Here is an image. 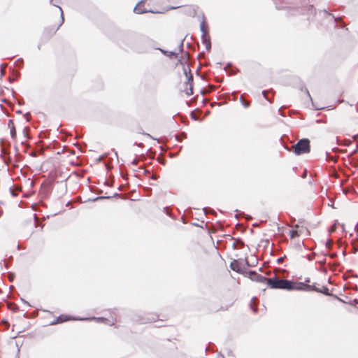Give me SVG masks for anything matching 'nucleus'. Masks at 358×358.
I'll list each match as a JSON object with an SVG mask.
<instances>
[{
    "label": "nucleus",
    "instance_id": "obj_42",
    "mask_svg": "<svg viewBox=\"0 0 358 358\" xmlns=\"http://www.w3.org/2000/svg\"><path fill=\"white\" fill-rule=\"evenodd\" d=\"M41 45L38 44V46H37L38 50H41Z\"/></svg>",
    "mask_w": 358,
    "mask_h": 358
},
{
    "label": "nucleus",
    "instance_id": "obj_33",
    "mask_svg": "<svg viewBox=\"0 0 358 358\" xmlns=\"http://www.w3.org/2000/svg\"><path fill=\"white\" fill-rule=\"evenodd\" d=\"M175 138L176 141H179V134H176L175 135Z\"/></svg>",
    "mask_w": 358,
    "mask_h": 358
},
{
    "label": "nucleus",
    "instance_id": "obj_15",
    "mask_svg": "<svg viewBox=\"0 0 358 358\" xmlns=\"http://www.w3.org/2000/svg\"><path fill=\"white\" fill-rule=\"evenodd\" d=\"M163 212L166 215H168L169 217H170L171 219H173V220H176V213L173 211V208L170 206H166L163 209Z\"/></svg>",
    "mask_w": 358,
    "mask_h": 358
},
{
    "label": "nucleus",
    "instance_id": "obj_25",
    "mask_svg": "<svg viewBox=\"0 0 358 358\" xmlns=\"http://www.w3.org/2000/svg\"><path fill=\"white\" fill-rule=\"evenodd\" d=\"M13 124V122L12 120H9L8 122V126L10 128Z\"/></svg>",
    "mask_w": 358,
    "mask_h": 358
},
{
    "label": "nucleus",
    "instance_id": "obj_35",
    "mask_svg": "<svg viewBox=\"0 0 358 358\" xmlns=\"http://www.w3.org/2000/svg\"><path fill=\"white\" fill-rule=\"evenodd\" d=\"M157 317V316H156V315L153 316L152 319H150V322H151L152 321H155V317Z\"/></svg>",
    "mask_w": 358,
    "mask_h": 358
},
{
    "label": "nucleus",
    "instance_id": "obj_46",
    "mask_svg": "<svg viewBox=\"0 0 358 358\" xmlns=\"http://www.w3.org/2000/svg\"><path fill=\"white\" fill-rule=\"evenodd\" d=\"M179 115V113H177L176 114V115H174V116L173 117V118H175V117H176V116H177V115Z\"/></svg>",
    "mask_w": 358,
    "mask_h": 358
},
{
    "label": "nucleus",
    "instance_id": "obj_14",
    "mask_svg": "<svg viewBox=\"0 0 358 358\" xmlns=\"http://www.w3.org/2000/svg\"><path fill=\"white\" fill-rule=\"evenodd\" d=\"M230 268L239 273H243V269L241 266V264L237 260H234L230 264Z\"/></svg>",
    "mask_w": 358,
    "mask_h": 358
},
{
    "label": "nucleus",
    "instance_id": "obj_39",
    "mask_svg": "<svg viewBox=\"0 0 358 358\" xmlns=\"http://www.w3.org/2000/svg\"><path fill=\"white\" fill-rule=\"evenodd\" d=\"M64 189L65 192L67 190V185H66V184L64 185Z\"/></svg>",
    "mask_w": 358,
    "mask_h": 358
},
{
    "label": "nucleus",
    "instance_id": "obj_12",
    "mask_svg": "<svg viewBox=\"0 0 358 358\" xmlns=\"http://www.w3.org/2000/svg\"><path fill=\"white\" fill-rule=\"evenodd\" d=\"M249 278L252 281H255V282H260V283H265L268 285V280L269 278L262 276L255 271H250L249 273Z\"/></svg>",
    "mask_w": 358,
    "mask_h": 358
},
{
    "label": "nucleus",
    "instance_id": "obj_6",
    "mask_svg": "<svg viewBox=\"0 0 358 358\" xmlns=\"http://www.w3.org/2000/svg\"><path fill=\"white\" fill-rule=\"evenodd\" d=\"M78 321H92L94 320L97 323H104L109 326H113L114 322H111L110 320H108L106 317H78L77 318Z\"/></svg>",
    "mask_w": 358,
    "mask_h": 358
},
{
    "label": "nucleus",
    "instance_id": "obj_29",
    "mask_svg": "<svg viewBox=\"0 0 358 358\" xmlns=\"http://www.w3.org/2000/svg\"><path fill=\"white\" fill-rule=\"evenodd\" d=\"M20 300L24 303V304H27V306H30L29 303L24 299L21 298Z\"/></svg>",
    "mask_w": 358,
    "mask_h": 358
},
{
    "label": "nucleus",
    "instance_id": "obj_21",
    "mask_svg": "<svg viewBox=\"0 0 358 358\" xmlns=\"http://www.w3.org/2000/svg\"><path fill=\"white\" fill-rule=\"evenodd\" d=\"M10 136H11L12 138L15 139L16 138L17 134H16V130H15L14 125H13L10 127Z\"/></svg>",
    "mask_w": 358,
    "mask_h": 358
},
{
    "label": "nucleus",
    "instance_id": "obj_1",
    "mask_svg": "<svg viewBox=\"0 0 358 358\" xmlns=\"http://www.w3.org/2000/svg\"><path fill=\"white\" fill-rule=\"evenodd\" d=\"M188 54L187 52L180 50V67L182 70V75L180 73V82L184 84L183 91L187 95L193 94V76L189 66Z\"/></svg>",
    "mask_w": 358,
    "mask_h": 358
},
{
    "label": "nucleus",
    "instance_id": "obj_44",
    "mask_svg": "<svg viewBox=\"0 0 358 358\" xmlns=\"http://www.w3.org/2000/svg\"><path fill=\"white\" fill-rule=\"evenodd\" d=\"M0 157H1V159H3V153H1V154L0 155Z\"/></svg>",
    "mask_w": 358,
    "mask_h": 358
},
{
    "label": "nucleus",
    "instance_id": "obj_7",
    "mask_svg": "<svg viewBox=\"0 0 358 358\" xmlns=\"http://www.w3.org/2000/svg\"><path fill=\"white\" fill-rule=\"evenodd\" d=\"M140 41L137 42V48H134V50L137 52H144L147 51L146 46L150 43L149 38L139 35Z\"/></svg>",
    "mask_w": 358,
    "mask_h": 358
},
{
    "label": "nucleus",
    "instance_id": "obj_31",
    "mask_svg": "<svg viewBox=\"0 0 358 358\" xmlns=\"http://www.w3.org/2000/svg\"><path fill=\"white\" fill-rule=\"evenodd\" d=\"M182 138H186V134L183 132H180V140Z\"/></svg>",
    "mask_w": 358,
    "mask_h": 358
},
{
    "label": "nucleus",
    "instance_id": "obj_23",
    "mask_svg": "<svg viewBox=\"0 0 358 358\" xmlns=\"http://www.w3.org/2000/svg\"><path fill=\"white\" fill-rule=\"evenodd\" d=\"M29 127H25L23 129V135H24V137L25 138H29V136L28 134V131H29Z\"/></svg>",
    "mask_w": 358,
    "mask_h": 358
},
{
    "label": "nucleus",
    "instance_id": "obj_17",
    "mask_svg": "<svg viewBox=\"0 0 358 358\" xmlns=\"http://www.w3.org/2000/svg\"><path fill=\"white\" fill-rule=\"evenodd\" d=\"M136 133L138 134H143L144 136H146L152 139H155V138H153L150 134H148V133H145L144 132V131L143 130V129L141 127H138L136 129Z\"/></svg>",
    "mask_w": 358,
    "mask_h": 358
},
{
    "label": "nucleus",
    "instance_id": "obj_20",
    "mask_svg": "<svg viewBox=\"0 0 358 358\" xmlns=\"http://www.w3.org/2000/svg\"><path fill=\"white\" fill-rule=\"evenodd\" d=\"M117 195H118L117 193L114 194V196H117ZM113 197V196H99L96 197V199L99 201V200H103V199H109Z\"/></svg>",
    "mask_w": 358,
    "mask_h": 358
},
{
    "label": "nucleus",
    "instance_id": "obj_37",
    "mask_svg": "<svg viewBox=\"0 0 358 358\" xmlns=\"http://www.w3.org/2000/svg\"><path fill=\"white\" fill-rule=\"evenodd\" d=\"M90 201H91L92 202H95V201H97L98 200L96 199V197H95V198H93L92 199H90Z\"/></svg>",
    "mask_w": 358,
    "mask_h": 358
},
{
    "label": "nucleus",
    "instance_id": "obj_30",
    "mask_svg": "<svg viewBox=\"0 0 358 358\" xmlns=\"http://www.w3.org/2000/svg\"><path fill=\"white\" fill-rule=\"evenodd\" d=\"M179 6H171V7H169L166 10H171V9H177L178 8Z\"/></svg>",
    "mask_w": 358,
    "mask_h": 358
},
{
    "label": "nucleus",
    "instance_id": "obj_36",
    "mask_svg": "<svg viewBox=\"0 0 358 358\" xmlns=\"http://www.w3.org/2000/svg\"><path fill=\"white\" fill-rule=\"evenodd\" d=\"M150 178H151L152 180H156V179H157V177H156L155 176L152 175V176L150 177Z\"/></svg>",
    "mask_w": 358,
    "mask_h": 358
},
{
    "label": "nucleus",
    "instance_id": "obj_49",
    "mask_svg": "<svg viewBox=\"0 0 358 358\" xmlns=\"http://www.w3.org/2000/svg\"><path fill=\"white\" fill-rule=\"evenodd\" d=\"M249 106V103H248L247 104L245 105V107H248Z\"/></svg>",
    "mask_w": 358,
    "mask_h": 358
},
{
    "label": "nucleus",
    "instance_id": "obj_19",
    "mask_svg": "<svg viewBox=\"0 0 358 358\" xmlns=\"http://www.w3.org/2000/svg\"><path fill=\"white\" fill-rule=\"evenodd\" d=\"M9 191H10L11 196L13 197H15L17 196L19 189L14 187H10Z\"/></svg>",
    "mask_w": 358,
    "mask_h": 358
},
{
    "label": "nucleus",
    "instance_id": "obj_9",
    "mask_svg": "<svg viewBox=\"0 0 358 358\" xmlns=\"http://www.w3.org/2000/svg\"><path fill=\"white\" fill-rule=\"evenodd\" d=\"M306 231H308L306 228L303 227H300L299 224L295 225V229H290L289 231V236L290 238L294 239L299 237L301 234H304Z\"/></svg>",
    "mask_w": 358,
    "mask_h": 358
},
{
    "label": "nucleus",
    "instance_id": "obj_45",
    "mask_svg": "<svg viewBox=\"0 0 358 358\" xmlns=\"http://www.w3.org/2000/svg\"><path fill=\"white\" fill-rule=\"evenodd\" d=\"M2 213H3V211H2V210L0 208V216L2 215Z\"/></svg>",
    "mask_w": 358,
    "mask_h": 358
},
{
    "label": "nucleus",
    "instance_id": "obj_10",
    "mask_svg": "<svg viewBox=\"0 0 358 358\" xmlns=\"http://www.w3.org/2000/svg\"><path fill=\"white\" fill-rule=\"evenodd\" d=\"M52 189V183L48 181H43L41 185V193L44 198H47L50 194Z\"/></svg>",
    "mask_w": 358,
    "mask_h": 358
},
{
    "label": "nucleus",
    "instance_id": "obj_8",
    "mask_svg": "<svg viewBox=\"0 0 358 358\" xmlns=\"http://www.w3.org/2000/svg\"><path fill=\"white\" fill-rule=\"evenodd\" d=\"M79 317H74L71 316L70 315H64L62 314L59 315L57 317H56L54 320L50 322L49 325L54 326L57 324H61L65 322L71 321V320H75L78 321L77 318Z\"/></svg>",
    "mask_w": 358,
    "mask_h": 358
},
{
    "label": "nucleus",
    "instance_id": "obj_34",
    "mask_svg": "<svg viewBox=\"0 0 358 358\" xmlns=\"http://www.w3.org/2000/svg\"><path fill=\"white\" fill-rule=\"evenodd\" d=\"M113 151L114 152V154H115V157H117V159H118L117 152L115 149H113Z\"/></svg>",
    "mask_w": 358,
    "mask_h": 358
},
{
    "label": "nucleus",
    "instance_id": "obj_48",
    "mask_svg": "<svg viewBox=\"0 0 358 358\" xmlns=\"http://www.w3.org/2000/svg\"><path fill=\"white\" fill-rule=\"evenodd\" d=\"M34 219L36 220V215H34Z\"/></svg>",
    "mask_w": 358,
    "mask_h": 358
},
{
    "label": "nucleus",
    "instance_id": "obj_16",
    "mask_svg": "<svg viewBox=\"0 0 358 358\" xmlns=\"http://www.w3.org/2000/svg\"><path fill=\"white\" fill-rule=\"evenodd\" d=\"M10 147V144L9 142L6 140L1 138L0 139V150L2 152H5L7 148Z\"/></svg>",
    "mask_w": 358,
    "mask_h": 358
},
{
    "label": "nucleus",
    "instance_id": "obj_11",
    "mask_svg": "<svg viewBox=\"0 0 358 358\" xmlns=\"http://www.w3.org/2000/svg\"><path fill=\"white\" fill-rule=\"evenodd\" d=\"M144 6V1H140L136 6L134 8V12L136 14H143L146 13H161L162 12L159 11H153L152 10H147L143 8Z\"/></svg>",
    "mask_w": 358,
    "mask_h": 358
},
{
    "label": "nucleus",
    "instance_id": "obj_38",
    "mask_svg": "<svg viewBox=\"0 0 358 358\" xmlns=\"http://www.w3.org/2000/svg\"><path fill=\"white\" fill-rule=\"evenodd\" d=\"M22 110H17V111H16V113H17V114H22Z\"/></svg>",
    "mask_w": 358,
    "mask_h": 358
},
{
    "label": "nucleus",
    "instance_id": "obj_3",
    "mask_svg": "<svg viewBox=\"0 0 358 358\" xmlns=\"http://www.w3.org/2000/svg\"><path fill=\"white\" fill-rule=\"evenodd\" d=\"M140 41L139 35L134 32H125L121 34L120 41L131 49L137 48V42Z\"/></svg>",
    "mask_w": 358,
    "mask_h": 358
},
{
    "label": "nucleus",
    "instance_id": "obj_26",
    "mask_svg": "<svg viewBox=\"0 0 358 358\" xmlns=\"http://www.w3.org/2000/svg\"><path fill=\"white\" fill-rule=\"evenodd\" d=\"M29 115V113H26L24 115V117L26 118V121L27 122H29V119L28 117V115Z\"/></svg>",
    "mask_w": 358,
    "mask_h": 358
},
{
    "label": "nucleus",
    "instance_id": "obj_43",
    "mask_svg": "<svg viewBox=\"0 0 358 358\" xmlns=\"http://www.w3.org/2000/svg\"><path fill=\"white\" fill-rule=\"evenodd\" d=\"M143 143H140L139 144H137L136 143H134V145H137L138 146H141Z\"/></svg>",
    "mask_w": 358,
    "mask_h": 358
},
{
    "label": "nucleus",
    "instance_id": "obj_27",
    "mask_svg": "<svg viewBox=\"0 0 358 358\" xmlns=\"http://www.w3.org/2000/svg\"><path fill=\"white\" fill-rule=\"evenodd\" d=\"M227 310V307H225V308H224V307H221L220 308H217V309L215 310V311H219V310Z\"/></svg>",
    "mask_w": 358,
    "mask_h": 358
},
{
    "label": "nucleus",
    "instance_id": "obj_18",
    "mask_svg": "<svg viewBox=\"0 0 358 358\" xmlns=\"http://www.w3.org/2000/svg\"><path fill=\"white\" fill-rule=\"evenodd\" d=\"M201 29L202 31V32L203 33V36H206L207 35V33H208V26L207 24H206L205 22H202L201 23Z\"/></svg>",
    "mask_w": 358,
    "mask_h": 358
},
{
    "label": "nucleus",
    "instance_id": "obj_50",
    "mask_svg": "<svg viewBox=\"0 0 358 358\" xmlns=\"http://www.w3.org/2000/svg\"><path fill=\"white\" fill-rule=\"evenodd\" d=\"M357 231H358V227H357Z\"/></svg>",
    "mask_w": 358,
    "mask_h": 358
},
{
    "label": "nucleus",
    "instance_id": "obj_47",
    "mask_svg": "<svg viewBox=\"0 0 358 358\" xmlns=\"http://www.w3.org/2000/svg\"><path fill=\"white\" fill-rule=\"evenodd\" d=\"M4 162H5L6 164H8L7 160L4 159Z\"/></svg>",
    "mask_w": 358,
    "mask_h": 358
},
{
    "label": "nucleus",
    "instance_id": "obj_28",
    "mask_svg": "<svg viewBox=\"0 0 358 358\" xmlns=\"http://www.w3.org/2000/svg\"><path fill=\"white\" fill-rule=\"evenodd\" d=\"M335 230H336V227L335 226H332L331 227V229H329V232L332 233V232L335 231Z\"/></svg>",
    "mask_w": 358,
    "mask_h": 358
},
{
    "label": "nucleus",
    "instance_id": "obj_2",
    "mask_svg": "<svg viewBox=\"0 0 358 358\" xmlns=\"http://www.w3.org/2000/svg\"><path fill=\"white\" fill-rule=\"evenodd\" d=\"M268 286L272 289L292 290H308L310 285L301 282H295L285 279L271 278L268 280Z\"/></svg>",
    "mask_w": 358,
    "mask_h": 358
},
{
    "label": "nucleus",
    "instance_id": "obj_5",
    "mask_svg": "<svg viewBox=\"0 0 358 358\" xmlns=\"http://www.w3.org/2000/svg\"><path fill=\"white\" fill-rule=\"evenodd\" d=\"M57 7L60 10V23L57 27H55V26H51L48 27H45L43 30V35H42V39H44L45 41H48L52 38V36L57 32V31L59 29V28L64 24V13L62 9V8L59 6H57Z\"/></svg>",
    "mask_w": 358,
    "mask_h": 358
},
{
    "label": "nucleus",
    "instance_id": "obj_13",
    "mask_svg": "<svg viewBox=\"0 0 358 358\" xmlns=\"http://www.w3.org/2000/svg\"><path fill=\"white\" fill-rule=\"evenodd\" d=\"M155 50H159L164 55L169 57L171 59H177L179 52H177L176 50L173 51H168L162 48L154 47Z\"/></svg>",
    "mask_w": 358,
    "mask_h": 358
},
{
    "label": "nucleus",
    "instance_id": "obj_24",
    "mask_svg": "<svg viewBox=\"0 0 358 358\" xmlns=\"http://www.w3.org/2000/svg\"><path fill=\"white\" fill-rule=\"evenodd\" d=\"M6 66V64H1L0 66L1 76H3L5 74Z\"/></svg>",
    "mask_w": 358,
    "mask_h": 358
},
{
    "label": "nucleus",
    "instance_id": "obj_41",
    "mask_svg": "<svg viewBox=\"0 0 358 358\" xmlns=\"http://www.w3.org/2000/svg\"><path fill=\"white\" fill-rule=\"evenodd\" d=\"M21 144L25 145H27V142L26 141H22Z\"/></svg>",
    "mask_w": 358,
    "mask_h": 358
},
{
    "label": "nucleus",
    "instance_id": "obj_4",
    "mask_svg": "<svg viewBox=\"0 0 358 358\" xmlns=\"http://www.w3.org/2000/svg\"><path fill=\"white\" fill-rule=\"evenodd\" d=\"M291 150L297 155L310 152V141L308 138L301 139L297 143L292 146Z\"/></svg>",
    "mask_w": 358,
    "mask_h": 358
},
{
    "label": "nucleus",
    "instance_id": "obj_32",
    "mask_svg": "<svg viewBox=\"0 0 358 358\" xmlns=\"http://www.w3.org/2000/svg\"><path fill=\"white\" fill-rule=\"evenodd\" d=\"M137 160L136 159H133V161L131 162V164L133 165H136L137 164Z\"/></svg>",
    "mask_w": 358,
    "mask_h": 358
},
{
    "label": "nucleus",
    "instance_id": "obj_22",
    "mask_svg": "<svg viewBox=\"0 0 358 358\" xmlns=\"http://www.w3.org/2000/svg\"><path fill=\"white\" fill-rule=\"evenodd\" d=\"M23 63H24V61H23V59L22 58H18L15 62V64L19 67V68H22V66H23Z\"/></svg>",
    "mask_w": 358,
    "mask_h": 358
},
{
    "label": "nucleus",
    "instance_id": "obj_40",
    "mask_svg": "<svg viewBox=\"0 0 358 358\" xmlns=\"http://www.w3.org/2000/svg\"><path fill=\"white\" fill-rule=\"evenodd\" d=\"M50 3L55 6H57V5H55V3H52V0H50Z\"/></svg>",
    "mask_w": 358,
    "mask_h": 358
}]
</instances>
